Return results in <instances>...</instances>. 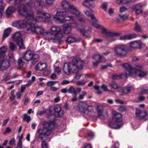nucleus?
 Here are the masks:
<instances>
[{
    "instance_id": "nucleus-1",
    "label": "nucleus",
    "mask_w": 148,
    "mask_h": 148,
    "mask_svg": "<svg viewBox=\"0 0 148 148\" xmlns=\"http://www.w3.org/2000/svg\"><path fill=\"white\" fill-rule=\"evenodd\" d=\"M83 66L82 63L80 59L73 58L71 62L64 63L63 70L65 74L69 75L71 71L73 73H77L79 70L83 69Z\"/></svg>"
},
{
    "instance_id": "nucleus-2",
    "label": "nucleus",
    "mask_w": 148,
    "mask_h": 148,
    "mask_svg": "<svg viewBox=\"0 0 148 148\" xmlns=\"http://www.w3.org/2000/svg\"><path fill=\"white\" fill-rule=\"evenodd\" d=\"M57 125L56 123L53 120L44 121L42 123L43 128L38 130L39 138L42 140L45 137L50 135Z\"/></svg>"
},
{
    "instance_id": "nucleus-3",
    "label": "nucleus",
    "mask_w": 148,
    "mask_h": 148,
    "mask_svg": "<svg viewBox=\"0 0 148 148\" xmlns=\"http://www.w3.org/2000/svg\"><path fill=\"white\" fill-rule=\"evenodd\" d=\"M17 12L19 14L25 16V18L28 20L29 21L32 20L34 22L36 20L38 21H42V18L41 16H37L35 18L33 12L30 11L28 12L27 8L24 5L21 4L18 7Z\"/></svg>"
},
{
    "instance_id": "nucleus-4",
    "label": "nucleus",
    "mask_w": 148,
    "mask_h": 148,
    "mask_svg": "<svg viewBox=\"0 0 148 148\" xmlns=\"http://www.w3.org/2000/svg\"><path fill=\"white\" fill-rule=\"evenodd\" d=\"M112 120L111 122L109 123V126L114 129L120 128L123 125L122 122V119L121 114L115 111L112 112Z\"/></svg>"
},
{
    "instance_id": "nucleus-5",
    "label": "nucleus",
    "mask_w": 148,
    "mask_h": 148,
    "mask_svg": "<svg viewBox=\"0 0 148 148\" xmlns=\"http://www.w3.org/2000/svg\"><path fill=\"white\" fill-rule=\"evenodd\" d=\"M8 58V60L5 58H0V71L7 69L11 63L13 64L14 63L15 60L13 54H9Z\"/></svg>"
},
{
    "instance_id": "nucleus-6",
    "label": "nucleus",
    "mask_w": 148,
    "mask_h": 148,
    "mask_svg": "<svg viewBox=\"0 0 148 148\" xmlns=\"http://www.w3.org/2000/svg\"><path fill=\"white\" fill-rule=\"evenodd\" d=\"M129 49L125 45H121L115 47L114 49L115 55L119 57H124L126 56Z\"/></svg>"
},
{
    "instance_id": "nucleus-7",
    "label": "nucleus",
    "mask_w": 148,
    "mask_h": 148,
    "mask_svg": "<svg viewBox=\"0 0 148 148\" xmlns=\"http://www.w3.org/2000/svg\"><path fill=\"white\" fill-rule=\"evenodd\" d=\"M42 18V21H38L36 20L34 22L31 20L29 22L31 23V24L29 25V27L27 28L26 31L27 32H30L33 33L37 34H41L43 32V29L40 27L36 26L34 24V23L37 22H42L44 21V17L41 16Z\"/></svg>"
},
{
    "instance_id": "nucleus-8",
    "label": "nucleus",
    "mask_w": 148,
    "mask_h": 148,
    "mask_svg": "<svg viewBox=\"0 0 148 148\" xmlns=\"http://www.w3.org/2000/svg\"><path fill=\"white\" fill-rule=\"evenodd\" d=\"M43 2L41 0H36L34 1H30L27 3V5L31 8H35L38 13L42 9Z\"/></svg>"
},
{
    "instance_id": "nucleus-9",
    "label": "nucleus",
    "mask_w": 148,
    "mask_h": 148,
    "mask_svg": "<svg viewBox=\"0 0 148 148\" xmlns=\"http://www.w3.org/2000/svg\"><path fill=\"white\" fill-rule=\"evenodd\" d=\"M12 38L16 42L18 45L19 46L20 49L25 48L23 43V40L21 38V35L19 32H15L12 36Z\"/></svg>"
},
{
    "instance_id": "nucleus-10",
    "label": "nucleus",
    "mask_w": 148,
    "mask_h": 148,
    "mask_svg": "<svg viewBox=\"0 0 148 148\" xmlns=\"http://www.w3.org/2000/svg\"><path fill=\"white\" fill-rule=\"evenodd\" d=\"M54 110L55 112L54 115L55 117H61L63 116L64 111L60 105H56L54 108Z\"/></svg>"
},
{
    "instance_id": "nucleus-11",
    "label": "nucleus",
    "mask_w": 148,
    "mask_h": 148,
    "mask_svg": "<svg viewBox=\"0 0 148 148\" xmlns=\"http://www.w3.org/2000/svg\"><path fill=\"white\" fill-rule=\"evenodd\" d=\"M67 13L66 11H57L56 15L53 17V18L56 22H60L62 23L63 21V19L60 18V17H64L66 14Z\"/></svg>"
},
{
    "instance_id": "nucleus-12",
    "label": "nucleus",
    "mask_w": 148,
    "mask_h": 148,
    "mask_svg": "<svg viewBox=\"0 0 148 148\" xmlns=\"http://www.w3.org/2000/svg\"><path fill=\"white\" fill-rule=\"evenodd\" d=\"M122 66L127 71L128 73H126V75H129L131 76L133 75V72L134 71L135 68H133L128 63H125L122 64Z\"/></svg>"
},
{
    "instance_id": "nucleus-13",
    "label": "nucleus",
    "mask_w": 148,
    "mask_h": 148,
    "mask_svg": "<svg viewBox=\"0 0 148 148\" xmlns=\"http://www.w3.org/2000/svg\"><path fill=\"white\" fill-rule=\"evenodd\" d=\"M146 115V111L143 112L140 110L136 108V117L138 119L142 120L145 119V116Z\"/></svg>"
},
{
    "instance_id": "nucleus-14",
    "label": "nucleus",
    "mask_w": 148,
    "mask_h": 148,
    "mask_svg": "<svg viewBox=\"0 0 148 148\" xmlns=\"http://www.w3.org/2000/svg\"><path fill=\"white\" fill-rule=\"evenodd\" d=\"M33 53L31 50H27L24 52L22 57L26 61H29L32 59Z\"/></svg>"
},
{
    "instance_id": "nucleus-15",
    "label": "nucleus",
    "mask_w": 148,
    "mask_h": 148,
    "mask_svg": "<svg viewBox=\"0 0 148 148\" xmlns=\"http://www.w3.org/2000/svg\"><path fill=\"white\" fill-rule=\"evenodd\" d=\"M147 72H144L143 70L135 68L133 72V75L136 74V75L140 77H143L147 75Z\"/></svg>"
},
{
    "instance_id": "nucleus-16",
    "label": "nucleus",
    "mask_w": 148,
    "mask_h": 148,
    "mask_svg": "<svg viewBox=\"0 0 148 148\" xmlns=\"http://www.w3.org/2000/svg\"><path fill=\"white\" fill-rule=\"evenodd\" d=\"M66 11L67 12V13L69 12L77 15H79L80 14L79 11L75 7L72 5H70L69 7Z\"/></svg>"
},
{
    "instance_id": "nucleus-17",
    "label": "nucleus",
    "mask_w": 148,
    "mask_h": 148,
    "mask_svg": "<svg viewBox=\"0 0 148 148\" xmlns=\"http://www.w3.org/2000/svg\"><path fill=\"white\" fill-rule=\"evenodd\" d=\"M143 45V43L140 41H135L130 43V47L132 49L140 48Z\"/></svg>"
},
{
    "instance_id": "nucleus-18",
    "label": "nucleus",
    "mask_w": 148,
    "mask_h": 148,
    "mask_svg": "<svg viewBox=\"0 0 148 148\" xmlns=\"http://www.w3.org/2000/svg\"><path fill=\"white\" fill-rule=\"evenodd\" d=\"M13 25L18 28H24L26 26L25 21L21 20L13 23Z\"/></svg>"
},
{
    "instance_id": "nucleus-19",
    "label": "nucleus",
    "mask_w": 148,
    "mask_h": 148,
    "mask_svg": "<svg viewBox=\"0 0 148 148\" xmlns=\"http://www.w3.org/2000/svg\"><path fill=\"white\" fill-rule=\"evenodd\" d=\"M93 58L95 60L98 59V60L93 62V65L94 66H97L99 62L103 61L105 60V58L103 57L98 54L95 55L93 56Z\"/></svg>"
},
{
    "instance_id": "nucleus-20",
    "label": "nucleus",
    "mask_w": 148,
    "mask_h": 148,
    "mask_svg": "<svg viewBox=\"0 0 148 148\" xmlns=\"http://www.w3.org/2000/svg\"><path fill=\"white\" fill-rule=\"evenodd\" d=\"M87 106V104L86 103L82 101L79 103L78 108L80 112L82 113H85L86 108Z\"/></svg>"
},
{
    "instance_id": "nucleus-21",
    "label": "nucleus",
    "mask_w": 148,
    "mask_h": 148,
    "mask_svg": "<svg viewBox=\"0 0 148 148\" xmlns=\"http://www.w3.org/2000/svg\"><path fill=\"white\" fill-rule=\"evenodd\" d=\"M43 36L46 40H53V42H55L54 40V34L51 33V32H45L44 33Z\"/></svg>"
},
{
    "instance_id": "nucleus-22",
    "label": "nucleus",
    "mask_w": 148,
    "mask_h": 148,
    "mask_svg": "<svg viewBox=\"0 0 148 148\" xmlns=\"http://www.w3.org/2000/svg\"><path fill=\"white\" fill-rule=\"evenodd\" d=\"M143 5L141 3H139L136 5L135 7L134 10L135 11L136 14H139L142 13V7Z\"/></svg>"
},
{
    "instance_id": "nucleus-23",
    "label": "nucleus",
    "mask_w": 148,
    "mask_h": 148,
    "mask_svg": "<svg viewBox=\"0 0 148 148\" xmlns=\"http://www.w3.org/2000/svg\"><path fill=\"white\" fill-rule=\"evenodd\" d=\"M132 88L131 86L125 87L120 90V92L121 93L122 95H124L129 93Z\"/></svg>"
},
{
    "instance_id": "nucleus-24",
    "label": "nucleus",
    "mask_w": 148,
    "mask_h": 148,
    "mask_svg": "<svg viewBox=\"0 0 148 148\" xmlns=\"http://www.w3.org/2000/svg\"><path fill=\"white\" fill-rule=\"evenodd\" d=\"M136 37V34H132L122 36L120 38V39L121 40H130Z\"/></svg>"
},
{
    "instance_id": "nucleus-25",
    "label": "nucleus",
    "mask_w": 148,
    "mask_h": 148,
    "mask_svg": "<svg viewBox=\"0 0 148 148\" xmlns=\"http://www.w3.org/2000/svg\"><path fill=\"white\" fill-rule=\"evenodd\" d=\"M72 24H66L64 25V32L66 34H68L70 32L71 29Z\"/></svg>"
},
{
    "instance_id": "nucleus-26",
    "label": "nucleus",
    "mask_w": 148,
    "mask_h": 148,
    "mask_svg": "<svg viewBox=\"0 0 148 148\" xmlns=\"http://www.w3.org/2000/svg\"><path fill=\"white\" fill-rule=\"evenodd\" d=\"M15 10V8L13 6L9 7L6 10V14L7 16L9 17L11 16Z\"/></svg>"
},
{
    "instance_id": "nucleus-27",
    "label": "nucleus",
    "mask_w": 148,
    "mask_h": 148,
    "mask_svg": "<svg viewBox=\"0 0 148 148\" xmlns=\"http://www.w3.org/2000/svg\"><path fill=\"white\" fill-rule=\"evenodd\" d=\"M84 13L88 18H90L91 21H97V19L95 17L94 15L89 11H85Z\"/></svg>"
},
{
    "instance_id": "nucleus-28",
    "label": "nucleus",
    "mask_w": 148,
    "mask_h": 148,
    "mask_svg": "<svg viewBox=\"0 0 148 148\" xmlns=\"http://www.w3.org/2000/svg\"><path fill=\"white\" fill-rule=\"evenodd\" d=\"M84 13L88 18H90L91 21H97V19L95 17L94 15L89 11H85Z\"/></svg>"
},
{
    "instance_id": "nucleus-29",
    "label": "nucleus",
    "mask_w": 148,
    "mask_h": 148,
    "mask_svg": "<svg viewBox=\"0 0 148 148\" xmlns=\"http://www.w3.org/2000/svg\"><path fill=\"white\" fill-rule=\"evenodd\" d=\"M46 66V65L43 63H39L35 67V69L36 71H41Z\"/></svg>"
},
{
    "instance_id": "nucleus-30",
    "label": "nucleus",
    "mask_w": 148,
    "mask_h": 148,
    "mask_svg": "<svg viewBox=\"0 0 148 148\" xmlns=\"http://www.w3.org/2000/svg\"><path fill=\"white\" fill-rule=\"evenodd\" d=\"M110 33H111V32L107 33L106 36H104V37L109 42H114L115 40V39L114 38L113 36L110 35Z\"/></svg>"
},
{
    "instance_id": "nucleus-31",
    "label": "nucleus",
    "mask_w": 148,
    "mask_h": 148,
    "mask_svg": "<svg viewBox=\"0 0 148 148\" xmlns=\"http://www.w3.org/2000/svg\"><path fill=\"white\" fill-rule=\"evenodd\" d=\"M12 31L11 28L9 27L5 29L3 35V38H4L8 37L11 33Z\"/></svg>"
},
{
    "instance_id": "nucleus-32",
    "label": "nucleus",
    "mask_w": 148,
    "mask_h": 148,
    "mask_svg": "<svg viewBox=\"0 0 148 148\" xmlns=\"http://www.w3.org/2000/svg\"><path fill=\"white\" fill-rule=\"evenodd\" d=\"M7 51V48L5 46H3L0 48V58L5 56Z\"/></svg>"
},
{
    "instance_id": "nucleus-33",
    "label": "nucleus",
    "mask_w": 148,
    "mask_h": 148,
    "mask_svg": "<svg viewBox=\"0 0 148 148\" xmlns=\"http://www.w3.org/2000/svg\"><path fill=\"white\" fill-rule=\"evenodd\" d=\"M39 58V55L36 54H34L32 55V59L30 60L32 61V63L33 64H36Z\"/></svg>"
},
{
    "instance_id": "nucleus-34",
    "label": "nucleus",
    "mask_w": 148,
    "mask_h": 148,
    "mask_svg": "<svg viewBox=\"0 0 148 148\" xmlns=\"http://www.w3.org/2000/svg\"><path fill=\"white\" fill-rule=\"evenodd\" d=\"M135 31L138 32H141L142 31V28L137 21L135 22V26L134 28Z\"/></svg>"
},
{
    "instance_id": "nucleus-35",
    "label": "nucleus",
    "mask_w": 148,
    "mask_h": 148,
    "mask_svg": "<svg viewBox=\"0 0 148 148\" xmlns=\"http://www.w3.org/2000/svg\"><path fill=\"white\" fill-rule=\"evenodd\" d=\"M77 90L73 86H71L68 89V92L73 94L74 95L77 96Z\"/></svg>"
},
{
    "instance_id": "nucleus-36",
    "label": "nucleus",
    "mask_w": 148,
    "mask_h": 148,
    "mask_svg": "<svg viewBox=\"0 0 148 148\" xmlns=\"http://www.w3.org/2000/svg\"><path fill=\"white\" fill-rule=\"evenodd\" d=\"M62 7L64 9L66 10L69 7L70 5L69 4L68 2L66 0L63 1L61 3Z\"/></svg>"
},
{
    "instance_id": "nucleus-37",
    "label": "nucleus",
    "mask_w": 148,
    "mask_h": 148,
    "mask_svg": "<svg viewBox=\"0 0 148 148\" xmlns=\"http://www.w3.org/2000/svg\"><path fill=\"white\" fill-rule=\"evenodd\" d=\"M54 40H58L61 39L62 37V34L61 32L60 31L56 34H54Z\"/></svg>"
},
{
    "instance_id": "nucleus-38",
    "label": "nucleus",
    "mask_w": 148,
    "mask_h": 148,
    "mask_svg": "<svg viewBox=\"0 0 148 148\" xmlns=\"http://www.w3.org/2000/svg\"><path fill=\"white\" fill-rule=\"evenodd\" d=\"M90 1L88 0L86 1L84 0L82 3V4L86 8H90L93 7L94 6H93V5L90 3Z\"/></svg>"
},
{
    "instance_id": "nucleus-39",
    "label": "nucleus",
    "mask_w": 148,
    "mask_h": 148,
    "mask_svg": "<svg viewBox=\"0 0 148 148\" xmlns=\"http://www.w3.org/2000/svg\"><path fill=\"white\" fill-rule=\"evenodd\" d=\"M60 31V28L58 27L52 26L51 27L50 32L53 34H56Z\"/></svg>"
},
{
    "instance_id": "nucleus-40",
    "label": "nucleus",
    "mask_w": 148,
    "mask_h": 148,
    "mask_svg": "<svg viewBox=\"0 0 148 148\" xmlns=\"http://www.w3.org/2000/svg\"><path fill=\"white\" fill-rule=\"evenodd\" d=\"M76 41V38L75 37H73L71 36L68 37L67 40L66 41V42H67L69 44H71Z\"/></svg>"
},
{
    "instance_id": "nucleus-41",
    "label": "nucleus",
    "mask_w": 148,
    "mask_h": 148,
    "mask_svg": "<svg viewBox=\"0 0 148 148\" xmlns=\"http://www.w3.org/2000/svg\"><path fill=\"white\" fill-rule=\"evenodd\" d=\"M96 111L97 115L103 114V107L102 106H98L97 108Z\"/></svg>"
},
{
    "instance_id": "nucleus-42",
    "label": "nucleus",
    "mask_w": 148,
    "mask_h": 148,
    "mask_svg": "<svg viewBox=\"0 0 148 148\" xmlns=\"http://www.w3.org/2000/svg\"><path fill=\"white\" fill-rule=\"evenodd\" d=\"M23 58L21 57L18 60L17 63L19 68H22L25 62L23 61Z\"/></svg>"
},
{
    "instance_id": "nucleus-43",
    "label": "nucleus",
    "mask_w": 148,
    "mask_h": 148,
    "mask_svg": "<svg viewBox=\"0 0 148 148\" xmlns=\"http://www.w3.org/2000/svg\"><path fill=\"white\" fill-rule=\"evenodd\" d=\"M110 85L112 88L115 89H118L120 87L116 82L114 81L110 83Z\"/></svg>"
},
{
    "instance_id": "nucleus-44",
    "label": "nucleus",
    "mask_w": 148,
    "mask_h": 148,
    "mask_svg": "<svg viewBox=\"0 0 148 148\" xmlns=\"http://www.w3.org/2000/svg\"><path fill=\"white\" fill-rule=\"evenodd\" d=\"M94 136V134L92 132H90L87 133L86 137L88 140H90Z\"/></svg>"
},
{
    "instance_id": "nucleus-45",
    "label": "nucleus",
    "mask_w": 148,
    "mask_h": 148,
    "mask_svg": "<svg viewBox=\"0 0 148 148\" xmlns=\"http://www.w3.org/2000/svg\"><path fill=\"white\" fill-rule=\"evenodd\" d=\"M66 13V15H65L63 17L65 20L67 21H69L71 20H74V18L73 17L69 16L67 15Z\"/></svg>"
},
{
    "instance_id": "nucleus-46",
    "label": "nucleus",
    "mask_w": 148,
    "mask_h": 148,
    "mask_svg": "<svg viewBox=\"0 0 148 148\" xmlns=\"http://www.w3.org/2000/svg\"><path fill=\"white\" fill-rule=\"evenodd\" d=\"M79 31L82 33V35L84 37L87 38L89 36V34L86 32L84 29H80Z\"/></svg>"
},
{
    "instance_id": "nucleus-47",
    "label": "nucleus",
    "mask_w": 148,
    "mask_h": 148,
    "mask_svg": "<svg viewBox=\"0 0 148 148\" xmlns=\"http://www.w3.org/2000/svg\"><path fill=\"white\" fill-rule=\"evenodd\" d=\"M31 118L30 116H27L26 114H24L23 116V121H26L27 123H29L31 121Z\"/></svg>"
},
{
    "instance_id": "nucleus-48",
    "label": "nucleus",
    "mask_w": 148,
    "mask_h": 148,
    "mask_svg": "<svg viewBox=\"0 0 148 148\" xmlns=\"http://www.w3.org/2000/svg\"><path fill=\"white\" fill-rule=\"evenodd\" d=\"M58 82L57 81H49L47 83V85L48 86H53V85L56 84Z\"/></svg>"
},
{
    "instance_id": "nucleus-49",
    "label": "nucleus",
    "mask_w": 148,
    "mask_h": 148,
    "mask_svg": "<svg viewBox=\"0 0 148 148\" xmlns=\"http://www.w3.org/2000/svg\"><path fill=\"white\" fill-rule=\"evenodd\" d=\"M38 13H40L43 15V16H45L47 18H49L51 17L50 15L48 13H45L44 12L40 11Z\"/></svg>"
},
{
    "instance_id": "nucleus-50",
    "label": "nucleus",
    "mask_w": 148,
    "mask_h": 148,
    "mask_svg": "<svg viewBox=\"0 0 148 148\" xmlns=\"http://www.w3.org/2000/svg\"><path fill=\"white\" fill-rule=\"evenodd\" d=\"M10 48L11 50L13 51L16 49L15 45L13 43L10 42Z\"/></svg>"
},
{
    "instance_id": "nucleus-51",
    "label": "nucleus",
    "mask_w": 148,
    "mask_h": 148,
    "mask_svg": "<svg viewBox=\"0 0 148 148\" xmlns=\"http://www.w3.org/2000/svg\"><path fill=\"white\" fill-rule=\"evenodd\" d=\"M10 79V77L9 74L8 73H5L3 76V80L5 81H6Z\"/></svg>"
},
{
    "instance_id": "nucleus-52",
    "label": "nucleus",
    "mask_w": 148,
    "mask_h": 148,
    "mask_svg": "<svg viewBox=\"0 0 148 148\" xmlns=\"http://www.w3.org/2000/svg\"><path fill=\"white\" fill-rule=\"evenodd\" d=\"M121 75H113L112 76V78L113 79H118L121 78Z\"/></svg>"
},
{
    "instance_id": "nucleus-53",
    "label": "nucleus",
    "mask_w": 148,
    "mask_h": 148,
    "mask_svg": "<svg viewBox=\"0 0 148 148\" xmlns=\"http://www.w3.org/2000/svg\"><path fill=\"white\" fill-rule=\"evenodd\" d=\"M48 144L45 141L43 140L41 143L42 148H47Z\"/></svg>"
},
{
    "instance_id": "nucleus-54",
    "label": "nucleus",
    "mask_w": 148,
    "mask_h": 148,
    "mask_svg": "<svg viewBox=\"0 0 148 148\" xmlns=\"http://www.w3.org/2000/svg\"><path fill=\"white\" fill-rule=\"evenodd\" d=\"M82 93L79 95V99H83L84 96L86 95V92L85 91H83L82 92Z\"/></svg>"
},
{
    "instance_id": "nucleus-55",
    "label": "nucleus",
    "mask_w": 148,
    "mask_h": 148,
    "mask_svg": "<svg viewBox=\"0 0 148 148\" xmlns=\"http://www.w3.org/2000/svg\"><path fill=\"white\" fill-rule=\"evenodd\" d=\"M86 83V82L84 80L78 81L77 82V84L80 86H83Z\"/></svg>"
},
{
    "instance_id": "nucleus-56",
    "label": "nucleus",
    "mask_w": 148,
    "mask_h": 148,
    "mask_svg": "<svg viewBox=\"0 0 148 148\" xmlns=\"http://www.w3.org/2000/svg\"><path fill=\"white\" fill-rule=\"evenodd\" d=\"M86 110L88 111L89 112H91L93 111V108L92 106H88L87 105V106L86 108Z\"/></svg>"
},
{
    "instance_id": "nucleus-57",
    "label": "nucleus",
    "mask_w": 148,
    "mask_h": 148,
    "mask_svg": "<svg viewBox=\"0 0 148 148\" xmlns=\"http://www.w3.org/2000/svg\"><path fill=\"white\" fill-rule=\"evenodd\" d=\"M108 5L106 3H103L101 5V8L105 11L107 10V8Z\"/></svg>"
},
{
    "instance_id": "nucleus-58",
    "label": "nucleus",
    "mask_w": 148,
    "mask_h": 148,
    "mask_svg": "<svg viewBox=\"0 0 148 148\" xmlns=\"http://www.w3.org/2000/svg\"><path fill=\"white\" fill-rule=\"evenodd\" d=\"M55 0H46L45 2L47 4L51 5L52 4Z\"/></svg>"
},
{
    "instance_id": "nucleus-59",
    "label": "nucleus",
    "mask_w": 148,
    "mask_h": 148,
    "mask_svg": "<svg viewBox=\"0 0 148 148\" xmlns=\"http://www.w3.org/2000/svg\"><path fill=\"white\" fill-rule=\"evenodd\" d=\"M118 110L119 111L122 112L125 111L126 110V109L124 107L120 106L119 108L118 109Z\"/></svg>"
},
{
    "instance_id": "nucleus-60",
    "label": "nucleus",
    "mask_w": 148,
    "mask_h": 148,
    "mask_svg": "<svg viewBox=\"0 0 148 148\" xmlns=\"http://www.w3.org/2000/svg\"><path fill=\"white\" fill-rule=\"evenodd\" d=\"M3 12V7L2 4L0 5V16L1 17L2 15V14Z\"/></svg>"
},
{
    "instance_id": "nucleus-61",
    "label": "nucleus",
    "mask_w": 148,
    "mask_h": 148,
    "mask_svg": "<svg viewBox=\"0 0 148 148\" xmlns=\"http://www.w3.org/2000/svg\"><path fill=\"white\" fill-rule=\"evenodd\" d=\"M108 67H112V65L110 64H108L107 65L103 66L101 68V70H103L106 69Z\"/></svg>"
},
{
    "instance_id": "nucleus-62",
    "label": "nucleus",
    "mask_w": 148,
    "mask_h": 148,
    "mask_svg": "<svg viewBox=\"0 0 148 148\" xmlns=\"http://www.w3.org/2000/svg\"><path fill=\"white\" fill-rule=\"evenodd\" d=\"M93 22L92 23V25L95 27L97 28H101V26L99 25L96 22L97 21V20L96 21H92Z\"/></svg>"
},
{
    "instance_id": "nucleus-63",
    "label": "nucleus",
    "mask_w": 148,
    "mask_h": 148,
    "mask_svg": "<svg viewBox=\"0 0 148 148\" xmlns=\"http://www.w3.org/2000/svg\"><path fill=\"white\" fill-rule=\"evenodd\" d=\"M50 73L51 71L50 70H47L44 71L43 74L45 76H48Z\"/></svg>"
},
{
    "instance_id": "nucleus-64",
    "label": "nucleus",
    "mask_w": 148,
    "mask_h": 148,
    "mask_svg": "<svg viewBox=\"0 0 148 148\" xmlns=\"http://www.w3.org/2000/svg\"><path fill=\"white\" fill-rule=\"evenodd\" d=\"M54 70L55 71L58 73H60L61 72V71L59 66H56L54 68Z\"/></svg>"
}]
</instances>
